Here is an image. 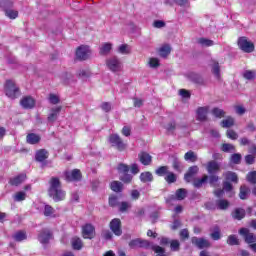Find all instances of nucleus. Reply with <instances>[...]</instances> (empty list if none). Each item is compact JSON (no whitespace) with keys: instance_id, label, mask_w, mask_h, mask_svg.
Masks as SVG:
<instances>
[{"instance_id":"obj_19","label":"nucleus","mask_w":256,"mask_h":256,"mask_svg":"<svg viewBox=\"0 0 256 256\" xmlns=\"http://www.w3.org/2000/svg\"><path fill=\"white\" fill-rule=\"evenodd\" d=\"M26 141L29 145H37L41 141V136L35 133H30L26 136Z\"/></svg>"},{"instance_id":"obj_14","label":"nucleus","mask_w":256,"mask_h":256,"mask_svg":"<svg viewBox=\"0 0 256 256\" xmlns=\"http://www.w3.org/2000/svg\"><path fill=\"white\" fill-rule=\"evenodd\" d=\"M240 235H242V237H244L245 241L251 245V243H256V236L249 232V229L247 228H242L239 231Z\"/></svg>"},{"instance_id":"obj_30","label":"nucleus","mask_w":256,"mask_h":256,"mask_svg":"<svg viewBox=\"0 0 256 256\" xmlns=\"http://www.w3.org/2000/svg\"><path fill=\"white\" fill-rule=\"evenodd\" d=\"M232 217H234V219H238V221H241V219L245 217V210L242 208L235 209L232 213Z\"/></svg>"},{"instance_id":"obj_38","label":"nucleus","mask_w":256,"mask_h":256,"mask_svg":"<svg viewBox=\"0 0 256 256\" xmlns=\"http://www.w3.org/2000/svg\"><path fill=\"white\" fill-rule=\"evenodd\" d=\"M150 248L152 249V251H155L157 253L156 256H167L165 255V249L161 246L152 245Z\"/></svg>"},{"instance_id":"obj_45","label":"nucleus","mask_w":256,"mask_h":256,"mask_svg":"<svg viewBox=\"0 0 256 256\" xmlns=\"http://www.w3.org/2000/svg\"><path fill=\"white\" fill-rule=\"evenodd\" d=\"M120 181H123V183H131V181H133V176L129 174V172L120 174Z\"/></svg>"},{"instance_id":"obj_53","label":"nucleus","mask_w":256,"mask_h":256,"mask_svg":"<svg viewBox=\"0 0 256 256\" xmlns=\"http://www.w3.org/2000/svg\"><path fill=\"white\" fill-rule=\"evenodd\" d=\"M225 192L229 193L230 197H233L235 195V192L233 191V185L229 182H225Z\"/></svg>"},{"instance_id":"obj_9","label":"nucleus","mask_w":256,"mask_h":256,"mask_svg":"<svg viewBox=\"0 0 256 256\" xmlns=\"http://www.w3.org/2000/svg\"><path fill=\"white\" fill-rule=\"evenodd\" d=\"M51 239H53V233H51L49 229H42L38 234V241H40L42 245H47Z\"/></svg>"},{"instance_id":"obj_59","label":"nucleus","mask_w":256,"mask_h":256,"mask_svg":"<svg viewBox=\"0 0 256 256\" xmlns=\"http://www.w3.org/2000/svg\"><path fill=\"white\" fill-rule=\"evenodd\" d=\"M184 159H185V161H195V159H196L195 152L188 151L185 154Z\"/></svg>"},{"instance_id":"obj_55","label":"nucleus","mask_w":256,"mask_h":256,"mask_svg":"<svg viewBox=\"0 0 256 256\" xmlns=\"http://www.w3.org/2000/svg\"><path fill=\"white\" fill-rule=\"evenodd\" d=\"M247 181L252 184L256 183V171H252L247 174Z\"/></svg>"},{"instance_id":"obj_1","label":"nucleus","mask_w":256,"mask_h":256,"mask_svg":"<svg viewBox=\"0 0 256 256\" xmlns=\"http://www.w3.org/2000/svg\"><path fill=\"white\" fill-rule=\"evenodd\" d=\"M48 195L55 201H63L65 199V191L61 188V181L57 177H52L49 181Z\"/></svg>"},{"instance_id":"obj_43","label":"nucleus","mask_w":256,"mask_h":256,"mask_svg":"<svg viewBox=\"0 0 256 256\" xmlns=\"http://www.w3.org/2000/svg\"><path fill=\"white\" fill-rule=\"evenodd\" d=\"M165 181L169 184L175 183L177 181V175H175L173 172H168L165 176Z\"/></svg>"},{"instance_id":"obj_36","label":"nucleus","mask_w":256,"mask_h":256,"mask_svg":"<svg viewBox=\"0 0 256 256\" xmlns=\"http://www.w3.org/2000/svg\"><path fill=\"white\" fill-rule=\"evenodd\" d=\"M13 239L18 242L25 241V239H27V234L23 231H18L13 235Z\"/></svg>"},{"instance_id":"obj_4","label":"nucleus","mask_w":256,"mask_h":256,"mask_svg":"<svg viewBox=\"0 0 256 256\" xmlns=\"http://www.w3.org/2000/svg\"><path fill=\"white\" fill-rule=\"evenodd\" d=\"M106 65L112 73H117L121 71L123 64L121 63V60L117 58V56H113L111 58H108L106 60Z\"/></svg>"},{"instance_id":"obj_40","label":"nucleus","mask_w":256,"mask_h":256,"mask_svg":"<svg viewBox=\"0 0 256 256\" xmlns=\"http://www.w3.org/2000/svg\"><path fill=\"white\" fill-rule=\"evenodd\" d=\"M230 163L232 165H239V163H241V154L239 153L232 154L230 157Z\"/></svg>"},{"instance_id":"obj_27","label":"nucleus","mask_w":256,"mask_h":256,"mask_svg":"<svg viewBox=\"0 0 256 256\" xmlns=\"http://www.w3.org/2000/svg\"><path fill=\"white\" fill-rule=\"evenodd\" d=\"M111 49H113L112 43H104L100 47V55H109L111 53Z\"/></svg>"},{"instance_id":"obj_63","label":"nucleus","mask_w":256,"mask_h":256,"mask_svg":"<svg viewBox=\"0 0 256 256\" xmlns=\"http://www.w3.org/2000/svg\"><path fill=\"white\" fill-rule=\"evenodd\" d=\"M219 181V177L216 175H211L209 177V183L212 187H217V182Z\"/></svg>"},{"instance_id":"obj_39","label":"nucleus","mask_w":256,"mask_h":256,"mask_svg":"<svg viewBox=\"0 0 256 256\" xmlns=\"http://www.w3.org/2000/svg\"><path fill=\"white\" fill-rule=\"evenodd\" d=\"M155 173L159 177H163V175H167L169 173V166H161L155 171Z\"/></svg>"},{"instance_id":"obj_47","label":"nucleus","mask_w":256,"mask_h":256,"mask_svg":"<svg viewBox=\"0 0 256 256\" xmlns=\"http://www.w3.org/2000/svg\"><path fill=\"white\" fill-rule=\"evenodd\" d=\"M212 73L215 75L216 79L221 78L219 63L215 62L212 67Z\"/></svg>"},{"instance_id":"obj_41","label":"nucleus","mask_w":256,"mask_h":256,"mask_svg":"<svg viewBox=\"0 0 256 256\" xmlns=\"http://www.w3.org/2000/svg\"><path fill=\"white\" fill-rule=\"evenodd\" d=\"M169 53H171V46H169V44H166L160 48L161 57H167Z\"/></svg>"},{"instance_id":"obj_34","label":"nucleus","mask_w":256,"mask_h":256,"mask_svg":"<svg viewBox=\"0 0 256 256\" xmlns=\"http://www.w3.org/2000/svg\"><path fill=\"white\" fill-rule=\"evenodd\" d=\"M72 247L76 251H79L83 248V242L81 241V238H73L72 239Z\"/></svg>"},{"instance_id":"obj_24","label":"nucleus","mask_w":256,"mask_h":256,"mask_svg":"<svg viewBox=\"0 0 256 256\" xmlns=\"http://www.w3.org/2000/svg\"><path fill=\"white\" fill-rule=\"evenodd\" d=\"M25 179H27V175L20 174V175H18L16 177L12 178L10 180V184L11 185H15L17 187L18 185H21V183H23V181H25Z\"/></svg>"},{"instance_id":"obj_16","label":"nucleus","mask_w":256,"mask_h":256,"mask_svg":"<svg viewBox=\"0 0 256 256\" xmlns=\"http://www.w3.org/2000/svg\"><path fill=\"white\" fill-rule=\"evenodd\" d=\"M199 173V167L198 166H191L187 173L184 175V180L186 183H191L193 181V177Z\"/></svg>"},{"instance_id":"obj_11","label":"nucleus","mask_w":256,"mask_h":256,"mask_svg":"<svg viewBox=\"0 0 256 256\" xmlns=\"http://www.w3.org/2000/svg\"><path fill=\"white\" fill-rule=\"evenodd\" d=\"M65 179L68 182L81 181V170L74 169L72 171L65 172Z\"/></svg>"},{"instance_id":"obj_60","label":"nucleus","mask_w":256,"mask_h":256,"mask_svg":"<svg viewBox=\"0 0 256 256\" xmlns=\"http://www.w3.org/2000/svg\"><path fill=\"white\" fill-rule=\"evenodd\" d=\"M212 113L214 117H218V118L225 117V112L219 108H214L212 110Z\"/></svg>"},{"instance_id":"obj_64","label":"nucleus","mask_w":256,"mask_h":256,"mask_svg":"<svg viewBox=\"0 0 256 256\" xmlns=\"http://www.w3.org/2000/svg\"><path fill=\"white\" fill-rule=\"evenodd\" d=\"M149 65L152 69H156V67H159V59L157 58H150Z\"/></svg>"},{"instance_id":"obj_58","label":"nucleus","mask_w":256,"mask_h":256,"mask_svg":"<svg viewBox=\"0 0 256 256\" xmlns=\"http://www.w3.org/2000/svg\"><path fill=\"white\" fill-rule=\"evenodd\" d=\"M171 251H179V247H181V244L179 243V240H172L170 243Z\"/></svg>"},{"instance_id":"obj_32","label":"nucleus","mask_w":256,"mask_h":256,"mask_svg":"<svg viewBox=\"0 0 256 256\" xmlns=\"http://www.w3.org/2000/svg\"><path fill=\"white\" fill-rule=\"evenodd\" d=\"M110 187L115 193H121V191L123 190V183L119 181H113Z\"/></svg>"},{"instance_id":"obj_10","label":"nucleus","mask_w":256,"mask_h":256,"mask_svg":"<svg viewBox=\"0 0 256 256\" xmlns=\"http://www.w3.org/2000/svg\"><path fill=\"white\" fill-rule=\"evenodd\" d=\"M110 229L117 237H121V235H123V230H121V220L119 218L111 220Z\"/></svg>"},{"instance_id":"obj_17","label":"nucleus","mask_w":256,"mask_h":256,"mask_svg":"<svg viewBox=\"0 0 256 256\" xmlns=\"http://www.w3.org/2000/svg\"><path fill=\"white\" fill-rule=\"evenodd\" d=\"M138 159L140 163H142V165H146V166L151 165V161H153V157H151L147 152H141L138 155Z\"/></svg>"},{"instance_id":"obj_35","label":"nucleus","mask_w":256,"mask_h":256,"mask_svg":"<svg viewBox=\"0 0 256 256\" xmlns=\"http://www.w3.org/2000/svg\"><path fill=\"white\" fill-rule=\"evenodd\" d=\"M198 43L199 45H202V47H213V45H215L213 40H209L207 38L198 39Z\"/></svg>"},{"instance_id":"obj_57","label":"nucleus","mask_w":256,"mask_h":256,"mask_svg":"<svg viewBox=\"0 0 256 256\" xmlns=\"http://www.w3.org/2000/svg\"><path fill=\"white\" fill-rule=\"evenodd\" d=\"M228 245H239V239L235 235H231L227 240Z\"/></svg>"},{"instance_id":"obj_8","label":"nucleus","mask_w":256,"mask_h":256,"mask_svg":"<svg viewBox=\"0 0 256 256\" xmlns=\"http://www.w3.org/2000/svg\"><path fill=\"white\" fill-rule=\"evenodd\" d=\"M187 197V189L179 188L174 195H170L166 199V203H173V201H183Z\"/></svg>"},{"instance_id":"obj_22","label":"nucleus","mask_w":256,"mask_h":256,"mask_svg":"<svg viewBox=\"0 0 256 256\" xmlns=\"http://www.w3.org/2000/svg\"><path fill=\"white\" fill-rule=\"evenodd\" d=\"M166 5H179L180 7H189V0H165Z\"/></svg>"},{"instance_id":"obj_56","label":"nucleus","mask_w":256,"mask_h":256,"mask_svg":"<svg viewBox=\"0 0 256 256\" xmlns=\"http://www.w3.org/2000/svg\"><path fill=\"white\" fill-rule=\"evenodd\" d=\"M127 209H131V203H129V202L120 203L119 211H121V213H125V211H127Z\"/></svg>"},{"instance_id":"obj_46","label":"nucleus","mask_w":256,"mask_h":256,"mask_svg":"<svg viewBox=\"0 0 256 256\" xmlns=\"http://www.w3.org/2000/svg\"><path fill=\"white\" fill-rule=\"evenodd\" d=\"M235 125V118L233 116H226L225 118V127L229 129L230 127H234Z\"/></svg>"},{"instance_id":"obj_7","label":"nucleus","mask_w":256,"mask_h":256,"mask_svg":"<svg viewBox=\"0 0 256 256\" xmlns=\"http://www.w3.org/2000/svg\"><path fill=\"white\" fill-rule=\"evenodd\" d=\"M91 57V49H89V46H79L76 49V59L78 61H87Z\"/></svg>"},{"instance_id":"obj_42","label":"nucleus","mask_w":256,"mask_h":256,"mask_svg":"<svg viewBox=\"0 0 256 256\" xmlns=\"http://www.w3.org/2000/svg\"><path fill=\"white\" fill-rule=\"evenodd\" d=\"M244 79H247L248 81H252V79H255L256 77V72L252 70H246L243 73Z\"/></svg>"},{"instance_id":"obj_54","label":"nucleus","mask_w":256,"mask_h":256,"mask_svg":"<svg viewBox=\"0 0 256 256\" xmlns=\"http://www.w3.org/2000/svg\"><path fill=\"white\" fill-rule=\"evenodd\" d=\"M118 172H119V175L129 173V166H127L125 164H119L118 165Z\"/></svg>"},{"instance_id":"obj_48","label":"nucleus","mask_w":256,"mask_h":256,"mask_svg":"<svg viewBox=\"0 0 256 256\" xmlns=\"http://www.w3.org/2000/svg\"><path fill=\"white\" fill-rule=\"evenodd\" d=\"M43 213H44L45 217H51V215H53V213H55V209H53V207H51V205H45Z\"/></svg>"},{"instance_id":"obj_62","label":"nucleus","mask_w":256,"mask_h":256,"mask_svg":"<svg viewBox=\"0 0 256 256\" xmlns=\"http://www.w3.org/2000/svg\"><path fill=\"white\" fill-rule=\"evenodd\" d=\"M48 99L52 105H57L59 103V96L55 94H50Z\"/></svg>"},{"instance_id":"obj_15","label":"nucleus","mask_w":256,"mask_h":256,"mask_svg":"<svg viewBox=\"0 0 256 256\" xmlns=\"http://www.w3.org/2000/svg\"><path fill=\"white\" fill-rule=\"evenodd\" d=\"M20 105L23 109H33L35 107V99L31 96H24L20 100Z\"/></svg>"},{"instance_id":"obj_6","label":"nucleus","mask_w":256,"mask_h":256,"mask_svg":"<svg viewBox=\"0 0 256 256\" xmlns=\"http://www.w3.org/2000/svg\"><path fill=\"white\" fill-rule=\"evenodd\" d=\"M238 46L244 53H253L255 51V45L247 37H240L238 39Z\"/></svg>"},{"instance_id":"obj_5","label":"nucleus","mask_w":256,"mask_h":256,"mask_svg":"<svg viewBox=\"0 0 256 256\" xmlns=\"http://www.w3.org/2000/svg\"><path fill=\"white\" fill-rule=\"evenodd\" d=\"M151 247V242H149L148 240H143L141 238H136L129 242L130 249H149Z\"/></svg>"},{"instance_id":"obj_2","label":"nucleus","mask_w":256,"mask_h":256,"mask_svg":"<svg viewBox=\"0 0 256 256\" xmlns=\"http://www.w3.org/2000/svg\"><path fill=\"white\" fill-rule=\"evenodd\" d=\"M5 93L6 96L10 99H17L19 95H21V92L19 91V87L15 85V82L12 80H8L5 85Z\"/></svg>"},{"instance_id":"obj_33","label":"nucleus","mask_w":256,"mask_h":256,"mask_svg":"<svg viewBox=\"0 0 256 256\" xmlns=\"http://www.w3.org/2000/svg\"><path fill=\"white\" fill-rule=\"evenodd\" d=\"M76 75L79 79H89V77H91V72H89V70L80 69L76 72Z\"/></svg>"},{"instance_id":"obj_49","label":"nucleus","mask_w":256,"mask_h":256,"mask_svg":"<svg viewBox=\"0 0 256 256\" xmlns=\"http://www.w3.org/2000/svg\"><path fill=\"white\" fill-rule=\"evenodd\" d=\"M27 197V194L23 191H20V192H17L15 195H14V201H25Z\"/></svg>"},{"instance_id":"obj_18","label":"nucleus","mask_w":256,"mask_h":256,"mask_svg":"<svg viewBox=\"0 0 256 256\" xmlns=\"http://www.w3.org/2000/svg\"><path fill=\"white\" fill-rule=\"evenodd\" d=\"M208 180H209V176L207 175H204L202 178H194L192 179L193 186L196 189H201V187H203V185H205V183H207Z\"/></svg>"},{"instance_id":"obj_3","label":"nucleus","mask_w":256,"mask_h":256,"mask_svg":"<svg viewBox=\"0 0 256 256\" xmlns=\"http://www.w3.org/2000/svg\"><path fill=\"white\" fill-rule=\"evenodd\" d=\"M108 141L110 145L118 151H125V149H127V144L123 142V139H121L119 134H111L108 138Z\"/></svg>"},{"instance_id":"obj_61","label":"nucleus","mask_w":256,"mask_h":256,"mask_svg":"<svg viewBox=\"0 0 256 256\" xmlns=\"http://www.w3.org/2000/svg\"><path fill=\"white\" fill-rule=\"evenodd\" d=\"M102 237L106 241H109V240L113 239V233H111V231H109V230H103Z\"/></svg>"},{"instance_id":"obj_51","label":"nucleus","mask_w":256,"mask_h":256,"mask_svg":"<svg viewBox=\"0 0 256 256\" xmlns=\"http://www.w3.org/2000/svg\"><path fill=\"white\" fill-rule=\"evenodd\" d=\"M5 15L9 17V19H17L19 17V12L15 10H5Z\"/></svg>"},{"instance_id":"obj_31","label":"nucleus","mask_w":256,"mask_h":256,"mask_svg":"<svg viewBox=\"0 0 256 256\" xmlns=\"http://www.w3.org/2000/svg\"><path fill=\"white\" fill-rule=\"evenodd\" d=\"M188 79L192 81L193 83L201 84L203 83V78L196 73H190L188 74Z\"/></svg>"},{"instance_id":"obj_52","label":"nucleus","mask_w":256,"mask_h":256,"mask_svg":"<svg viewBox=\"0 0 256 256\" xmlns=\"http://www.w3.org/2000/svg\"><path fill=\"white\" fill-rule=\"evenodd\" d=\"M234 111L237 115H245L247 109L243 107V105L234 106Z\"/></svg>"},{"instance_id":"obj_25","label":"nucleus","mask_w":256,"mask_h":256,"mask_svg":"<svg viewBox=\"0 0 256 256\" xmlns=\"http://www.w3.org/2000/svg\"><path fill=\"white\" fill-rule=\"evenodd\" d=\"M48 157L49 152H47V150L45 149H42L36 153V161H38L39 163H43V161H45V159H47Z\"/></svg>"},{"instance_id":"obj_12","label":"nucleus","mask_w":256,"mask_h":256,"mask_svg":"<svg viewBox=\"0 0 256 256\" xmlns=\"http://www.w3.org/2000/svg\"><path fill=\"white\" fill-rule=\"evenodd\" d=\"M191 242L192 245H195V247H198V249H206L207 247H211V243H209L205 238L192 237Z\"/></svg>"},{"instance_id":"obj_29","label":"nucleus","mask_w":256,"mask_h":256,"mask_svg":"<svg viewBox=\"0 0 256 256\" xmlns=\"http://www.w3.org/2000/svg\"><path fill=\"white\" fill-rule=\"evenodd\" d=\"M140 181H142V183H151V181H153V174H151V172L141 173Z\"/></svg>"},{"instance_id":"obj_28","label":"nucleus","mask_w":256,"mask_h":256,"mask_svg":"<svg viewBox=\"0 0 256 256\" xmlns=\"http://www.w3.org/2000/svg\"><path fill=\"white\" fill-rule=\"evenodd\" d=\"M249 193H251V190L249 189V187L243 185L240 187V193H239V197L242 200H245L249 197Z\"/></svg>"},{"instance_id":"obj_20","label":"nucleus","mask_w":256,"mask_h":256,"mask_svg":"<svg viewBox=\"0 0 256 256\" xmlns=\"http://www.w3.org/2000/svg\"><path fill=\"white\" fill-rule=\"evenodd\" d=\"M209 175H215L219 171V164L215 161H210L207 165Z\"/></svg>"},{"instance_id":"obj_50","label":"nucleus","mask_w":256,"mask_h":256,"mask_svg":"<svg viewBox=\"0 0 256 256\" xmlns=\"http://www.w3.org/2000/svg\"><path fill=\"white\" fill-rule=\"evenodd\" d=\"M210 237L214 240V241H219V239H221V230L219 228H215L214 232H212L210 234Z\"/></svg>"},{"instance_id":"obj_44","label":"nucleus","mask_w":256,"mask_h":256,"mask_svg":"<svg viewBox=\"0 0 256 256\" xmlns=\"http://www.w3.org/2000/svg\"><path fill=\"white\" fill-rule=\"evenodd\" d=\"M118 53H121V55H129L131 51L129 50V45L122 44L118 47Z\"/></svg>"},{"instance_id":"obj_26","label":"nucleus","mask_w":256,"mask_h":256,"mask_svg":"<svg viewBox=\"0 0 256 256\" xmlns=\"http://www.w3.org/2000/svg\"><path fill=\"white\" fill-rule=\"evenodd\" d=\"M225 179L226 181H231V183H239V176H237V173L235 172H226Z\"/></svg>"},{"instance_id":"obj_13","label":"nucleus","mask_w":256,"mask_h":256,"mask_svg":"<svg viewBox=\"0 0 256 256\" xmlns=\"http://www.w3.org/2000/svg\"><path fill=\"white\" fill-rule=\"evenodd\" d=\"M82 235L84 239H93L95 237V227L91 224H86L82 228Z\"/></svg>"},{"instance_id":"obj_23","label":"nucleus","mask_w":256,"mask_h":256,"mask_svg":"<svg viewBox=\"0 0 256 256\" xmlns=\"http://www.w3.org/2000/svg\"><path fill=\"white\" fill-rule=\"evenodd\" d=\"M197 120L198 121H207V108L200 107L197 109Z\"/></svg>"},{"instance_id":"obj_21","label":"nucleus","mask_w":256,"mask_h":256,"mask_svg":"<svg viewBox=\"0 0 256 256\" xmlns=\"http://www.w3.org/2000/svg\"><path fill=\"white\" fill-rule=\"evenodd\" d=\"M59 113H61V107L52 109L51 114L48 116L49 123H55V121H57V117H59Z\"/></svg>"},{"instance_id":"obj_37","label":"nucleus","mask_w":256,"mask_h":256,"mask_svg":"<svg viewBox=\"0 0 256 256\" xmlns=\"http://www.w3.org/2000/svg\"><path fill=\"white\" fill-rule=\"evenodd\" d=\"M226 136L232 141H237V139H239V134H237V132H235V130L233 129H228L226 131Z\"/></svg>"}]
</instances>
